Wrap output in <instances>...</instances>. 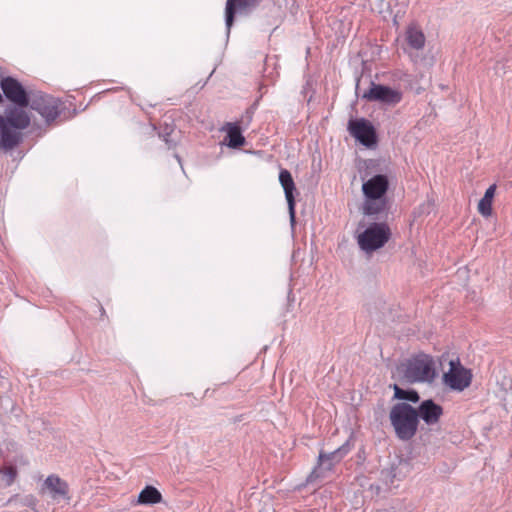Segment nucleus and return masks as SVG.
<instances>
[{
	"mask_svg": "<svg viewBox=\"0 0 512 512\" xmlns=\"http://www.w3.org/2000/svg\"><path fill=\"white\" fill-rule=\"evenodd\" d=\"M394 389V397L400 400H407L413 403L419 401V394L415 390H404L400 388L397 384L393 385Z\"/></svg>",
	"mask_w": 512,
	"mask_h": 512,
	"instance_id": "aec40b11",
	"label": "nucleus"
},
{
	"mask_svg": "<svg viewBox=\"0 0 512 512\" xmlns=\"http://www.w3.org/2000/svg\"><path fill=\"white\" fill-rule=\"evenodd\" d=\"M349 133L361 144L371 147L376 143V132L372 124L364 119H351L348 123Z\"/></svg>",
	"mask_w": 512,
	"mask_h": 512,
	"instance_id": "0eeeda50",
	"label": "nucleus"
},
{
	"mask_svg": "<svg viewBox=\"0 0 512 512\" xmlns=\"http://www.w3.org/2000/svg\"><path fill=\"white\" fill-rule=\"evenodd\" d=\"M347 452H348L347 445H343L340 448L334 450L333 452L325 453V457L327 459H330V461H333L335 464V463L339 462Z\"/></svg>",
	"mask_w": 512,
	"mask_h": 512,
	"instance_id": "4be33fe9",
	"label": "nucleus"
},
{
	"mask_svg": "<svg viewBox=\"0 0 512 512\" xmlns=\"http://www.w3.org/2000/svg\"><path fill=\"white\" fill-rule=\"evenodd\" d=\"M399 372L408 383L431 382L435 378L434 362L428 355H420L408 360Z\"/></svg>",
	"mask_w": 512,
	"mask_h": 512,
	"instance_id": "7ed1b4c3",
	"label": "nucleus"
},
{
	"mask_svg": "<svg viewBox=\"0 0 512 512\" xmlns=\"http://www.w3.org/2000/svg\"><path fill=\"white\" fill-rule=\"evenodd\" d=\"M334 465V462L330 461V459H327L325 457V453L321 452L318 457V465L310 473L307 481L312 483L318 479L324 478L326 473L331 471Z\"/></svg>",
	"mask_w": 512,
	"mask_h": 512,
	"instance_id": "dca6fc26",
	"label": "nucleus"
},
{
	"mask_svg": "<svg viewBox=\"0 0 512 512\" xmlns=\"http://www.w3.org/2000/svg\"><path fill=\"white\" fill-rule=\"evenodd\" d=\"M262 0H227L225 7V24L227 27V32H230V29L234 23V17L236 10L239 12H246L256 8Z\"/></svg>",
	"mask_w": 512,
	"mask_h": 512,
	"instance_id": "9d476101",
	"label": "nucleus"
},
{
	"mask_svg": "<svg viewBox=\"0 0 512 512\" xmlns=\"http://www.w3.org/2000/svg\"><path fill=\"white\" fill-rule=\"evenodd\" d=\"M363 98L368 101L381 102L387 105H395L402 99V94L398 90L390 87L371 83L370 88L363 94Z\"/></svg>",
	"mask_w": 512,
	"mask_h": 512,
	"instance_id": "6e6552de",
	"label": "nucleus"
},
{
	"mask_svg": "<svg viewBox=\"0 0 512 512\" xmlns=\"http://www.w3.org/2000/svg\"><path fill=\"white\" fill-rule=\"evenodd\" d=\"M23 108L18 106L7 110L4 117L5 124L18 130L27 128L30 124V117Z\"/></svg>",
	"mask_w": 512,
	"mask_h": 512,
	"instance_id": "2eb2a0df",
	"label": "nucleus"
},
{
	"mask_svg": "<svg viewBox=\"0 0 512 512\" xmlns=\"http://www.w3.org/2000/svg\"><path fill=\"white\" fill-rule=\"evenodd\" d=\"M496 186L491 185L485 192L483 198L490 200L492 202L494 194H495Z\"/></svg>",
	"mask_w": 512,
	"mask_h": 512,
	"instance_id": "b1692460",
	"label": "nucleus"
},
{
	"mask_svg": "<svg viewBox=\"0 0 512 512\" xmlns=\"http://www.w3.org/2000/svg\"><path fill=\"white\" fill-rule=\"evenodd\" d=\"M279 182L284 189L285 198L287 200L288 209H289V216L291 223L295 222V199L293 192L295 191V184L294 180L291 176V173L286 170L282 169L279 173Z\"/></svg>",
	"mask_w": 512,
	"mask_h": 512,
	"instance_id": "9b49d317",
	"label": "nucleus"
},
{
	"mask_svg": "<svg viewBox=\"0 0 512 512\" xmlns=\"http://www.w3.org/2000/svg\"><path fill=\"white\" fill-rule=\"evenodd\" d=\"M162 501L161 493L153 486H146L138 496V503L143 505L157 504Z\"/></svg>",
	"mask_w": 512,
	"mask_h": 512,
	"instance_id": "a211bd4d",
	"label": "nucleus"
},
{
	"mask_svg": "<svg viewBox=\"0 0 512 512\" xmlns=\"http://www.w3.org/2000/svg\"><path fill=\"white\" fill-rule=\"evenodd\" d=\"M416 410L418 412V419L421 418L428 425L438 423L443 414L442 407L431 399L423 401Z\"/></svg>",
	"mask_w": 512,
	"mask_h": 512,
	"instance_id": "f8f14e48",
	"label": "nucleus"
},
{
	"mask_svg": "<svg viewBox=\"0 0 512 512\" xmlns=\"http://www.w3.org/2000/svg\"><path fill=\"white\" fill-rule=\"evenodd\" d=\"M400 468H407L408 467V463L407 462H400Z\"/></svg>",
	"mask_w": 512,
	"mask_h": 512,
	"instance_id": "393cba45",
	"label": "nucleus"
},
{
	"mask_svg": "<svg viewBox=\"0 0 512 512\" xmlns=\"http://www.w3.org/2000/svg\"><path fill=\"white\" fill-rule=\"evenodd\" d=\"M406 41L412 49L420 50L424 47L425 36L419 28L410 26L406 31Z\"/></svg>",
	"mask_w": 512,
	"mask_h": 512,
	"instance_id": "f3484780",
	"label": "nucleus"
},
{
	"mask_svg": "<svg viewBox=\"0 0 512 512\" xmlns=\"http://www.w3.org/2000/svg\"><path fill=\"white\" fill-rule=\"evenodd\" d=\"M0 86L4 95L11 102L19 107H27L29 105L30 94H28L23 86L12 77H5L0 81Z\"/></svg>",
	"mask_w": 512,
	"mask_h": 512,
	"instance_id": "1a4fd4ad",
	"label": "nucleus"
},
{
	"mask_svg": "<svg viewBox=\"0 0 512 512\" xmlns=\"http://www.w3.org/2000/svg\"><path fill=\"white\" fill-rule=\"evenodd\" d=\"M388 187V178L382 174L375 175L363 183L362 192L365 197L363 213L365 215L380 214L386 209Z\"/></svg>",
	"mask_w": 512,
	"mask_h": 512,
	"instance_id": "f257e3e1",
	"label": "nucleus"
},
{
	"mask_svg": "<svg viewBox=\"0 0 512 512\" xmlns=\"http://www.w3.org/2000/svg\"><path fill=\"white\" fill-rule=\"evenodd\" d=\"M391 231L385 223H372L357 236L361 250L367 254L382 248L390 239Z\"/></svg>",
	"mask_w": 512,
	"mask_h": 512,
	"instance_id": "20e7f679",
	"label": "nucleus"
},
{
	"mask_svg": "<svg viewBox=\"0 0 512 512\" xmlns=\"http://www.w3.org/2000/svg\"><path fill=\"white\" fill-rule=\"evenodd\" d=\"M227 139L228 146L231 148H238L245 142L244 137L241 134L240 128L232 123H227Z\"/></svg>",
	"mask_w": 512,
	"mask_h": 512,
	"instance_id": "6ab92c4d",
	"label": "nucleus"
},
{
	"mask_svg": "<svg viewBox=\"0 0 512 512\" xmlns=\"http://www.w3.org/2000/svg\"><path fill=\"white\" fill-rule=\"evenodd\" d=\"M0 130H1V146L10 150L17 146L21 139L22 133L7 124H5V119L3 116H0Z\"/></svg>",
	"mask_w": 512,
	"mask_h": 512,
	"instance_id": "ddd939ff",
	"label": "nucleus"
},
{
	"mask_svg": "<svg viewBox=\"0 0 512 512\" xmlns=\"http://www.w3.org/2000/svg\"><path fill=\"white\" fill-rule=\"evenodd\" d=\"M478 211L484 217L491 216L492 202L490 200L482 198L478 203Z\"/></svg>",
	"mask_w": 512,
	"mask_h": 512,
	"instance_id": "5701e85b",
	"label": "nucleus"
},
{
	"mask_svg": "<svg viewBox=\"0 0 512 512\" xmlns=\"http://www.w3.org/2000/svg\"><path fill=\"white\" fill-rule=\"evenodd\" d=\"M43 490H47L53 499L68 498V484L57 475H50L46 478Z\"/></svg>",
	"mask_w": 512,
	"mask_h": 512,
	"instance_id": "4468645a",
	"label": "nucleus"
},
{
	"mask_svg": "<svg viewBox=\"0 0 512 512\" xmlns=\"http://www.w3.org/2000/svg\"><path fill=\"white\" fill-rule=\"evenodd\" d=\"M389 418L399 439L407 441L414 437L418 428V412L410 404H395Z\"/></svg>",
	"mask_w": 512,
	"mask_h": 512,
	"instance_id": "f03ea898",
	"label": "nucleus"
},
{
	"mask_svg": "<svg viewBox=\"0 0 512 512\" xmlns=\"http://www.w3.org/2000/svg\"><path fill=\"white\" fill-rule=\"evenodd\" d=\"M29 106L45 118L47 123L55 120L59 114L57 100L41 92L30 93Z\"/></svg>",
	"mask_w": 512,
	"mask_h": 512,
	"instance_id": "423d86ee",
	"label": "nucleus"
},
{
	"mask_svg": "<svg viewBox=\"0 0 512 512\" xmlns=\"http://www.w3.org/2000/svg\"><path fill=\"white\" fill-rule=\"evenodd\" d=\"M0 475L5 486H10L17 475V470L13 466L1 467Z\"/></svg>",
	"mask_w": 512,
	"mask_h": 512,
	"instance_id": "412c9836",
	"label": "nucleus"
},
{
	"mask_svg": "<svg viewBox=\"0 0 512 512\" xmlns=\"http://www.w3.org/2000/svg\"><path fill=\"white\" fill-rule=\"evenodd\" d=\"M449 370L443 374V383L455 391H463L472 380L470 371L464 368L458 359L449 362Z\"/></svg>",
	"mask_w": 512,
	"mask_h": 512,
	"instance_id": "39448f33",
	"label": "nucleus"
}]
</instances>
